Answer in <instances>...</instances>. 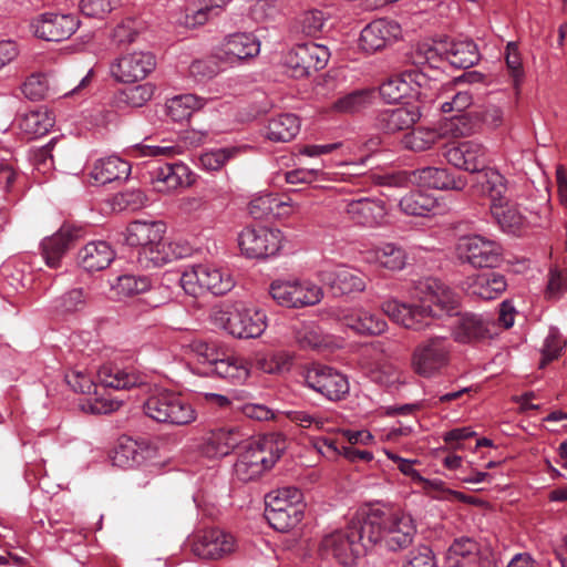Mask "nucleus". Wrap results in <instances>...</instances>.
<instances>
[{
	"mask_svg": "<svg viewBox=\"0 0 567 567\" xmlns=\"http://www.w3.org/2000/svg\"><path fill=\"white\" fill-rule=\"evenodd\" d=\"M415 291L419 305L389 299L381 305L383 313L393 322L419 331L430 326L431 318L452 316L457 312L456 295L440 280L427 278L419 281Z\"/></svg>",
	"mask_w": 567,
	"mask_h": 567,
	"instance_id": "1",
	"label": "nucleus"
},
{
	"mask_svg": "<svg viewBox=\"0 0 567 567\" xmlns=\"http://www.w3.org/2000/svg\"><path fill=\"white\" fill-rule=\"evenodd\" d=\"M365 530L372 548L384 544L389 550H401L409 547L416 533L414 522L408 513L389 507L370 508L362 512Z\"/></svg>",
	"mask_w": 567,
	"mask_h": 567,
	"instance_id": "2",
	"label": "nucleus"
},
{
	"mask_svg": "<svg viewBox=\"0 0 567 567\" xmlns=\"http://www.w3.org/2000/svg\"><path fill=\"white\" fill-rule=\"evenodd\" d=\"M285 450L286 439L279 433L250 441L235 463L237 477L244 482L257 478L275 465Z\"/></svg>",
	"mask_w": 567,
	"mask_h": 567,
	"instance_id": "3",
	"label": "nucleus"
},
{
	"mask_svg": "<svg viewBox=\"0 0 567 567\" xmlns=\"http://www.w3.org/2000/svg\"><path fill=\"white\" fill-rule=\"evenodd\" d=\"M364 515L353 517L344 529L336 530L323 537L321 550L343 566H352L357 559L372 549L368 544Z\"/></svg>",
	"mask_w": 567,
	"mask_h": 567,
	"instance_id": "4",
	"label": "nucleus"
},
{
	"mask_svg": "<svg viewBox=\"0 0 567 567\" xmlns=\"http://www.w3.org/2000/svg\"><path fill=\"white\" fill-rule=\"evenodd\" d=\"M215 326L239 339L260 337L267 328V316L255 307H227L215 309L212 313Z\"/></svg>",
	"mask_w": 567,
	"mask_h": 567,
	"instance_id": "5",
	"label": "nucleus"
},
{
	"mask_svg": "<svg viewBox=\"0 0 567 567\" xmlns=\"http://www.w3.org/2000/svg\"><path fill=\"white\" fill-rule=\"evenodd\" d=\"M265 517L281 533L296 527L303 517L302 493L297 487H284L266 495Z\"/></svg>",
	"mask_w": 567,
	"mask_h": 567,
	"instance_id": "6",
	"label": "nucleus"
},
{
	"mask_svg": "<svg viewBox=\"0 0 567 567\" xmlns=\"http://www.w3.org/2000/svg\"><path fill=\"white\" fill-rule=\"evenodd\" d=\"M181 286L187 295L193 297L206 291L221 296L235 287V280L226 269L212 264H198L182 274Z\"/></svg>",
	"mask_w": 567,
	"mask_h": 567,
	"instance_id": "7",
	"label": "nucleus"
},
{
	"mask_svg": "<svg viewBox=\"0 0 567 567\" xmlns=\"http://www.w3.org/2000/svg\"><path fill=\"white\" fill-rule=\"evenodd\" d=\"M144 413L152 420L171 425H187L196 420V411L182 395L161 391L152 394L143 404Z\"/></svg>",
	"mask_w": 567,
	"mask_h": 567,
	"instance_id": "8",
	"label": "nucleus"
},
{
	"mask_svg": "<svg viewBox=\"0 0 567 567\" xmlns=\"http://www.w3.org/2000/svg\"><path fill=\"white\" fill-rule=\"evenodd\" d=\"M269 295L281 307L301 309L318 305L323 290L307 279H276L269 285Z\"/></svg>",
	"mask_w": 567,
	"mask_h": 567,
	"instance_id": "9",
	"label": "nucleus"
},
{
	"mask_svg": "<svg viewBox=\"0 0 567 567\" xmlns=\"http://www.w3.org/2000/svg\"><path fill=\"white\" fill-rule=\"evenodd\" d=\"M330 51L326 45L307 42L295 45L282 58L286 73L295 79L309 76L326 68Z\"/></svg>",
	"mask_w": 567,
	"mask_h": 567,
	"instance_id": "10",
	"label": "nucleus"
},
{
	"mask_svg": "<svg viewBox=\"0 0 567 567\" xmlns=\"http://www.w3.org/2000/svg\"><path fill=\"white\" fill-rule=\"evenodd\" d=\"M451 344L446 337H432L419 343L411 359L413 371L431 378L443 369L450 360Z\"/></svg>",
	"mask_w": 567,
	"mask_h": 567,
	"instance_id": "11",
	"label": "nucleus"
},
{
	"mask_svg": "<svg viewBox=\"0 0 567 567\" xmlns=\"http://www.w3.org/2000/svg\"><path fill=\"white\" fill-rule=\"evenodd\" d=\"M282 240L279 229L268 227H246L238 235L240 251L248 258L275 256L280 250Z\"/></svg>",
	"mask_w": 567,
	"mask_h": 567,
	"instance_id": "12",
	"label": "nucleus"
},
{
	"mask_svg": "<svg viewBox=\"0 0 567 567\" xmlns=\"http://www.w3.org/2000/svg\"><path fill=\"white\" fill-rule=\"evenodd\" d=\"M456 249L460 259L475 268L496 267L503 256V248L499 243L480 235L460 239Z\"/></svg>",
	"mask_w": 567,
	"mask_h": 567,
	"instance_id": "13",
	"label": "nucleus"
},
{
	"mask_svg": "<svg viewBox=\"0 0 567 567\" xmlns=\"http://www.w3.org/2000/svg\"><path fill=\"white\" fill-rule=\"evenodd\" d=\"M330 316L359 336H380L388 329L381 316L363 307H336L330 310Z\"/></svg>",
	"mask_w": 567,
	"mask_h": 567,
	"instance_id": "14",
	"label": "nucleus"
},
{
	"mask_svg": "<svg viewBox=\"0 0 567 567\" xmlns=\"http://www.w3.org/2000/svg\"><path fill=\"white\" fill-rule=\"evenodd\" d=\"M307 385L330 401H340L350 390L347 377L339 371L326 367L313 365L306 371Z\"/></svg>",
	"mask_w": 567,
	"mask_h": 567,
	"instance_id": "15",
	"label": "nucleus"
},
{
	"mask_svg": "<svg viewBox=\"0 0 567 567\" xmlns=\"http://www.w3.org/2000/svg\"><path fill=\"white\" fill-rule=\"evenodd\" d=\"M79 27L80 20L72 13L45 12L31 22V29L35 37L55 42L69 39Z\"/></svg>",
	"mask_w": 567,
	"mask_h": 567,
	"instance_id": "16",
	"label": "nucleus"
},
{
	"mask_svg": "<svg viewBox=\"0 0 567 567\" xmlns=\"http://www.w3.org/2000/svg\"><path fill=\"white\" fill-rule=\"evenodd\" d=\"M155 66L156 60L151 52L134 51L115 59L110 71L117 82L133 83L145 79Z\"/></svg>",
	"mask_w": 567,
	"mask_h": 567,
	"instance_id": "17",
	"label": "nucleus"
},
{
	"mask_svg": "<svg viewBox=\"0 0 567 567\" xmlns=\"http://www.w3.org/2000/svg\"><path fill=\"white\" fill-rule=\"evenodd\" d=\"M235 546L234 536L219 528L200 530L192 538V551L202 559H220L231 554Z\"/></svg>",
	"mask_w": 567,
	"mask_h": 567,
	"instance_id": "18",
	"label": "nucleus"
},
{
	"mask_svg": "<svg viewBox=\"0 0 567 567\" xmlns=\"http://www.w3.org/2000/svg\"><path fill=\"white\" fill-rule=\"evenodd\" d=\"M150 182L154 190L167 194L178 188L192 186L195 178L186 164L176 162L154 167L150 171Z\"/></svg>",
	"mask_w": 567,
	"mask_h": 567,
	"instance_id": "19",
	"label": "nucleus"
},
{
	"mask_svg": "<svg viewBox=\"0 0 567 567\" xmlns=\"http://www.w3.org/2000/svg\"><path fill=\"white\" fill-rule=\"evenodd\" d=\"M444 156L454 167L470 173L481 172L487 162L486 147L474 140L452 145L445 151Z\"/></svg>",
	"mask_w": 567,
	"mask_h": 567,
	"instance_id": "20",
	"label": "nucleus"
},
{
	"mask_svg": "<svg viewBox=\"0 0 567 567\" xmlns=\"http://www.w3.org/2000/svg\"><path fill=\"white\" fill-rule=\"evenodd\" d=\"M400 37L401 27L398 22L377 19L362 29L359 45L367 53H374L386 48Z\"/></svg>",
	"mask_w": 567,
	"mask_h": 567,
	"instance_id": "21",
	"label": "nucleus"
},
{
	"mask_svg": "<svg viewBox=\"0 0 567 567\" xmlns=\"http://www.w3.org/2000/svg\"><path fill=\"white\" fill-rule=\"evenodd\" d=\"M347 217L358 226L374 228L381 226L386 216L384 202L377 198L361 197L346 202Z\"/></svg>",
	"mask_w": 567,
	"mask_h": 567,
	"instance_id": "22",
	"label": "nucleus"
},
{
	"mask_svg": "<svg viewBox=\"0 0 567 567\" xmlns=\"http://www.w3.org/2000/svg\"><path fill=\"white\" fill-rule=\"evenodd\" d=\"M81 237V229L63 226L55 234L47 237L41 243V255L50 268H59L61 260L73 245Z\"/></svg>",
	"mask_w": 567,
	"mask_h": 567,
	"instance_id": "23",
	"label": "nucleus"
},
{
	"mask_svg": "<svg viewBox=\"0 0 567 567\" xmlns=\"http://www.w3.org/2000/svg\"><path fill=\"white\" fill-rule=\"evenodd\" d=\"M496 334V323L488 318L476 315L462 317L453 332L454 340L460 343L483 341L492 339Z\"/></svg>",
	"mask_w": 567,
	"mask_h": 567,
	"instance_id": "24",
	"label": "nucleus"
},
{
	"mask_svg": "<svg viewBox=\"0 0 567 567\" xmlns=\"http://www.w3.org/2000/svg\"><path fill=\"white\" fill-rule=\"evenodd\" d=\"M421 74L415 70H408L390 76L384 81L379 92L386 103H398L401 100L419 94Z\"/></svg>",
	"mask_w": 567,
	"mask_h": 567,
	"instance_id": "25",
	"label": "nucleus"
},
{
	"mask_svg": "<svg viewBox=\"0 0 567 567\" xmlns=\"http://www.w3.org/2000/svg\"><path fill=\"white\" fill-rule=\"evenodd\" d=\"M420 117V107L408 104L402 107L381 111L375 117V126L384 133L393 134L411 128Z\"/></svg>",
	"mask_w": 567,
	"mask_h": 567,
	"instance_id": "26",
	"label": "nucleus"
},
{
	"mask_svg": "<svg viewBox=\"0 0 567 567\" xmlns=\"http://www.w3.org/2000/svg\"><path fill=\"white\" fill-rule=\"evenodd\" d=\"M187 252L188 248L176 241H166L162 237L147 248L140 250L138 259L145 267H162L175 259L183 258Z\"/></svg>",
	"mask_w": 567,
	"mask_h": 567,
	"instance_id": "27",
	"label": "nucleus"
},
{
	"mask_svg": "<svg viewBox=\"0 0 567 567\" xmlns=\"http://www.w3.org/2000/svg\"><path fill=\"white\" fill-rule=\"evenodd\" d=\"M413 177L420 185L434 189L462 190L466 186L464 178L455 177L447 168L426 166L415 169Z\"/></svg>",
	"mask_w": 567,
	"mask_h": 567,
	"instance_id": "28",
	"label": "nucleus"
},
{
	"mask_svg": "<svg viewBox=\"0 0 567 567\" xmlns=\"http://www.w3.org/2000/svg\"><path fill=\"white\" fill-rule=\"evenodd\" d=\"M365 261L390 271L402 270L408 260L405 250L393 243H385L365 251Z\"/></svg>",
	"mask_w": 567,
	"mask_h": 567,
	"instance_id": "29",
	"label": "nucleus"
},
{
	"mask_svg": "<svg viewBox=\"0 0 567 567\" xmlns=\"http://www.w3.org/2000/svg\"><path fill=\"white\" fill-rule=\"evenodd\" d=\"M481 548L478 543L470 537H460L450 545L445 564L446 567H478Z\"/></svg>",
	"mask_w": 567,
	"mask_h": 567,
	"instance_id": "30",
	"label": "nucleus"
},
{
	"mask_svg": "<svg viewBox=\"0 0 567 567\" xmlns=\"http://www.w3.org/2000/svg\"><path fill=\"white\" fill-rule=\"evenodd\" d=\"M324 280L341 295L362 292L367 287L363 274L347 266H338L331 271L324 272Z\"/></svg>",
	"mask_w": 567,
	"mask_h": 567,
	"instance_id": "31",
	"label": "nucleus"
},
{
	"mask_svg": "<svg viewBox=\"0 0 567 567\" xmlns=\"http://www.w3.org/2000/svg\"><path fill=\"white\" fill-rule=\"evenodd\" d=\"M114 258L115 251L104 240L90 241L79 251V262L87 271L103 270Z\"/></svg>",
	"mask_w": 567,
	"mask_h": 567,
	"instance_id": "32",
	"label": "nucleus"
},
{
	"mask_svg": "<svg viewBox=\"0 0 567 567\" xmlns=\"http://www.w3.org/2000/svg\"><path fill=\"white\" fill-rule=\"evenodd\" d=\"M165 231L166 225L163 221L135 220L127 226L125 239L130 246L141 247L140 250H143L162 239Z\"/></svg>",
	"mask_w": 567,
	"mask_h": 567,
	"instance_id": "33",
	"label": "nucleus"
},
{
	"mask_svg": "<svg viewBox=\"0 0 567 567\" xmlns=\"http://www.w3.org/2000/svg\"><path fill=\"white\" fill-rule=\"evenodd\" d=\"M507 287L506 279L498 272H484L468 279L467 292L483 300L498 298Z\"/></svg>",
	"mask_w": 567,
	"mask_h": 567,
	"instance_id": "34",
	"label": "nucleus"
},
{
	"mask_svg": "<svg viewBox=\"0 0 567 567\" xmlns=\"http://www.w3.org/2000/svg\"><path fill=\"white\" fill-rule=\"evenodd\" d=\"M130 173L128 162L118 156H107L95 162L90 175L95 183L105 185L115 181H124Z\"/></svg>",
	"mask_w": 567,
	"mask_h": 567,
	"instance_id": "35",
	"label": "nucleus"
},
{
	"mask_svg": "<svg viewBox=\"0 0 567 567\" xmlns=\"http://www.w3.org/2000/svg\"><path fill=\"white\" fill-rule=\"evenodd\" d=\"M260 51V43L254 34L236 33L229 35L223 43V58L229 62L256 56Z\"/></svg>",
	"mask_w": 567,
	"mask_h": 567,
	"instance_id": "36",
	"label": "nucleus"
},
{
	"mask_svg": "<svg viewBox=\"0 0 567 567\" xmlns=\"http://www.w3.org/2000/svg\"><path fill=\"white\" fill-rule=\"evenodd\" d=\"M474 190L483 196H487L492 204H497L506 199L507 182L505 177L494 168H486L478 172Z\"/></svg>",
	"mask_w": 567,
	"mask_h": 567,
	"instance_id": "37",
	"label": "nucleus"
},
{
	"mask_svg": "<svg viewBox=\"0 0 567 567\" xmlns=\"http://www.w3.org/2000/svg\"><path fill=\"white\" fill-rule=\"evenodd\" d=\"M152 287L147 276L124 274L110 281V291L115 300H124L148 291Z\"/></svg>",
	"mask_w": 567,
	"mask_h": 567,
	"instance_id": "38",
	"label": "nucleus"
},
{
	"mask_svg": "<svg viewBox=\"0 0 567 567\" xmlns=\"http://www.w3.org/2000/svg\"><path fill=\"white\" fill-rule=\"evenodd\" d=\"M491 213L501 228L509 234H519L527 223L519 207L506 199L497 204H491Z\"/></svg>",
	"mask_w": 567,
	"mask_h": 567,
	"instance_id": "39",
	"label": "nucleus"
},
{
	"mask_svg": "<svg viewBox=\"0 0 567 567\" xmlns=\"http://www.w3.org/2000/svg\"><path fill=\"white\" fill-rule=\"evenodd\" d=\"M299 131V117L291 113H285L268 121L265 135L271 142L287 143L293 140Z\"/></svg>",
	"mask_w": 567,
	"mask_h": 567,
	"instance_id": "40",
	"label": "nucleus"
},
{
	"mask_svg": "<svg viewBox=\"0 0 567 567\" xmlns=\"http://www.w3.org/2000/svg\"><path fill=\"white\" fill-rule=\"evenodd\" d=\"M441 134L451 137H465L477 133L481 128V115L478 112H470L462 115L445 118L441 123Z\"/></svg>",
	"mask_w": 567,
	"mask_h": 567,
	"instance_id": "41",
	"label": "nucleus"
},
{
	"mask_svg": "<svg viewBox=\"0 0 567 567\" xmlns=\"http://www.w3.org/2000/svg\"><path fill=\"white\" fill-rule=\"evenodd\" d=\"M54 125V116L47 109H38L24 114L19 120V127L28 138L45 135Z\"/></svg>",
	"mask_w": 567,
	"mask_h": 567,
	"instance_id": "42",
	"label": "nucleus"
},
{
	"mask_svg": "<svg viewBox=\"0 0 567 567\" xmlns=\"http://www.w3.org/2000/svg\"><path fill=\"white\" fill-rule=\"evenodd\" d=\"M444 55L451 65L458 69L471 68L480 61L477 45L472 40L451 42Z\"/></svg>",
	"mask_w": 567,
	"mask_h": 567,
	"instance_id": "43",
	"label": "nucleus"
},
{
	"mask_svg": "<svg viewBox=\"0 0 567 567\" xmlns=\"http://www.w3.org/2000/svg\"><path fill=\"white\" fill-rule=\"evenodd\" d=\"M374 100L373 89H360L338 97L332 104V110L338 113L354 114L370 107Z\"/></svg>",
	"mask_w": 567,
	"mask_h": 567,
	"instance_id": "44",
	"label": "nucleus"
},
{
	"mask_svg": "<svg viewBox=\"0 0 567 567\" xmlns=\"http://www.w3.org/2000/svg\"><path fill=\"white\" fill-rule=\"evenodd\" d=\"M239 443L238 431L234 427L212 430L206 437V453L212 456H225Z\"/></svg>",
	"mask_w": 567,
	"mask_h": 567,
	"instance_id": "45",
	"label": "nucleus"
},
{
	"mask_svg": "<svg viewBox=\"0 0 567 567\" xmlns=\"http://www.w3.org/2000/svg\"><path fill=\"white\" fill-rule=\"evenodd\" d=\"M213 371L218 377L233 383H243L250 374V365L243 357L228 355L224 359H218L213 367Z\"/></svg>",
	"mask_w": 567,
	"mask_h": 567,
	"instance_id": "46",
	"label": "nucleus"
},
{
	"mask_svg": "<svg viewBox=\"0 0 567 567\" xmlns=\"http://www.w3.org/2000/svg\"><path fill=\"white\" fill-rule=\"evenodd\" d=\"M205 105L204 99L195 94H182L169 99L166 103L167 115L175 122H182Z\"/></svg>",
	"mask_w": 567,
	"mask_h": 567,
	"instance_id": "47",
	"label": "nucleus"
},
{
	"mask_svg": "<svg viewBox=\"0 0 567 567\" xmlns=\"http://www.w3.org/2000/svg\"><path fill=\"white\" fill-rule=\"evenodd\" d=\"M100 380L104 386L116 390H128L144 384L140 374L118 368H103L100 372Z\"/></svg>",
	"mask_w": 567,
	"mask_h": 567,
	"instance_id": "48",
	"label": "nucleus"
},
{
	"mask_svg": "<svg viewBox=\"0 0 567 567\" xmlns=\"http://www.w3.org/2000/svg\"><path fill=\"white\" fill-rule=\"evenodd\" d=\"M399 206L406 215L427 216L437 206V202L432 195L415 190L403 196Z\"/></svg>",
	"mask_w": 567,
	"mask_h": 567,
	"instance_id": "49",
	"label": "nucleus"
},
{
	"mask_svg": "<svg viewBox=\"0 0 567 567\" xmlns=\"http://www.w3.org/2000/svg\"><path fill=\"white\" fill-rule=\"evenodd\" d=\"M289 206H291V203L281 200L275 195L266 194L254 198L249 203V214L255 219H264L274 214H287L284 209Z\"/></svg>",
	"mask_w": 567,
	"mask_h": 567,
	"instance_id": "50",
	"label": "nucleus"
},
{
	"mask_svg": "<svg viewBox=\"0 0 567 567\" xmlns=\"http://www.w3.org/2000/svg\"><path fill=\"white\" fill-rule=\"evenodd\" d=\"M87 305V295L83 288H72L58 297L52 305L58 315H70L83 311Z\"/></svg>",
	"mask_w": 567,
	"mask_h": 567,
	"instance_id": "51",
	"label": "nucleus"
},
{
	"mask_svg": "<svg viewBox=\"0 0 567 567\" xmlns=\"http://www.w3.org/2000/svg\"><path fill=\"white\" fill-rule=\"evenodd\" d=\"M422 488L426 495L437 501H460L467 504H474L475 499L472 496H467L461 492L450 489L445 486V483L441 480H427L423 477L420 481Z\"/></svg>",
	"mask_w": 567,
	"mask_h": 567,
	"instance_id": "52",
	"label": "nucleus"
},
{
	"mask_svg": "<svg viewBox=\"0 0 567 567\" xmlns=\"http://www.w3.org/2000/svg\"><path fill=\"white\" fill-rule=\"evenodd\" d=\"M145 30V23L141 19L125 18L113 30L112 39L117 44H130Z\"/></svg>",
	"mask_w": 567,
	"mask_h": 567,
	"instance_id": "53",
	"label": "nucleus"
},
{
	"mask_svg": "<svg viewBox=\"0 0 567 567\" xmlns=\"http://www.w3.org/2000/svg\"><path fill=\"white\" fill-rule=\"evenodd\" d=\"M239 153V148L237 147H224L216 148L208 152L203 153L199 156V164L206 171H218L228 161L234 158Z\"/></svg>",
	"mask_w": 567,
	"mask_h": 567,
	"instance_id": "54",
	"label": "nucleus"
},
{
	"mask_svg": "<svg viewBox=\"0 0 567 567\" xmlns=\"http://www.w3.org/2000/svg\"><path fill=\"white\" fill-rule=\"evenodd\" d=\"M140 456L136 442L125 439L115 447L112 461L118 467L130 468L140 462Z\"/></svg>",
	"mask_w": 567,
	"mask_h": 567,
	"instance_id": "55",
	"label": "nucleus"
},
{
	"mask_svg": "<svg viewBox=\"0 0 567 567\" xmlns=\"http://www.w3.org/2000/svg\"><path fill=\"white\" fill-rule=\"evenodd\" d=\"M444 135L441 134V124L437 130L433 128H419L413 131L406 138V144L416 152H422L431 148L440 137Z\"/></svg>",
	"mask_w": 567,
	"mask_h": 567,
	"instance_id": "56",
	"label": "nucleus"
},
{
	"mask_svg": "<svg viewBox=\"0 0 567 567\" xmlns=\"http://www.w3.org/2000/svg\"><path fill=\"white\" fill-rule=\"evenodd\" d=\"M293 338L301 348H317L321 344V334L312 322H299L292 327Z\"/></svg>",
	"mask_w": 567,
	"mask_h": 567,
	"instance_id": "57",
	"label": "nucleus"
},
{
	"mask_svg": "<svg viewBox=\"0 0 567 567\" xmlns=\"http://www.w3.org/2000/svg\"><path fill=\"white\" fill-rule=\"evenodd\" d=\"M442 52L430 43H420L412 52V61L416 66L440 68Z\"/></svg>",
	"mask_w": 567,
	"mask_h": 567,
	"instance_id": "58",
	"label": "nucleus"
},
{
	"mask_svg": "<svg viewBox=\"0 0 567 567\" xmlns=\"http://www.w3.org/2000/svg\"><path fill=\"white\" fill-rule=\"evenodd\" d=\"M505 61L508 73L513 79L514 86L517 89L524 80L525 72L523 68L520 52L516 43L509 42L506 45Z\"/></svg>",
	"mask_w": 567,
	"mask_h": 567,
	"instance_id": "59",
	"label": "nucleus"
},
{
	"mask_svg": "<svg viewBox=\"0 0 567 567\" xmlns=\"http://www.w3.org/2000/svg\"><path fill=\"white\" fill-rule=\"evenodd\" d=\"M154 87L150 83L127 87L121 92V101L132 107H141L152 99Z\"/></svg>",
	"mask_w": 567,
	"mask_h": 567,
	"instance_id": "60",
	"label": "nucleus"
},
{
	"mask_svg": "<svg viewBox=\"0 0 567 567\" xmlns=\"http://www.w3.org/2000/svg\"><path fill=\"white\" fill-rule=\"evenodd\" d=\"M21 90L29 100H42L47 96L49 91L48 79L43 74H32L23 82Z\"/></svg>",
	"mask_w": 567,
	"mask_h": 567,
	"instance_id": "61",
	"label": "nucleus"
},
{
	"mask_svg": "<svg viewBox=\"0 0 567 567\" xmlns=\"http://www.w3.org/2000/svg\"><path fill=\"white\" fill-rule=\"evenodd\" d=\"M121 0H81L80 9L86 17L103 19Z\"/></svg>",
	"mask_w": 567,
	"mask_h": 567,
	"instance_id": "62",
	"label": "nucleus"
},
{
	"mask_svg": "<svg viewBox=\"0 0 567 567\" xmlns=\"http://www.w3.org/2000/svg\"><path fill=\"white\" fill-rule=\"evenodd\" d=\"M564 347L565 341L563 337L556 330H550L542 348L543 359L540 365L544 367L546 363L557 359Z\"/></svg>",
	"mask_w": 567,
	"mask_h": 567,
	"instance_id": "63",
	"label": "nucleus"
},
{
	"mask_svg": "<svg viewBox=\"0 0 567 567\" xmlns=\"http://www.w3.org/2000/svg\"><path fill=\"white\" fill-rule=\"evenodd\" d=\"M567 291V269L549 271L546 296L548 299H559Z\"/></svg>",
	"mask_w": 567,
	"mask_h": 567,
	"instance_id": "64",
	"label": "nucleus"
}]
</instances>
